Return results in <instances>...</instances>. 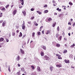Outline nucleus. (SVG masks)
Listing matches in <instances>:
<instances>
[{"label": "nucleus", "instance_id": "obj_1", "mask_svg": "<svg viewBox=\"0 0 75 75\" xmlns=\"http://www.w3.org/2000/svg\"><path fill=\"white\" fill-rule=\"evenodd\" d=\"M44 58L45 60H48L50 59V58H49V57H48L47 56V55L45 56Z\"/></svg>", "mask_w": 75, "mask_h": 75}, {"label": "nucleus", "instance_id": "obj_2", "mask_svg": "<svg viewBox=\"0 0 75 75\" xmlns=\"http://www.w3.org/2000/svg\"><path fill=\"white\" fill-rule=\"evenodd\" d=\"M20 51L21 52V54H24V51L23 50H22V49H21L20 50Z\"/></svg>", "mask_w": 75, "mask_h": 75}, {"label": "nucleus", "instance_id": "obj_3", "mask_svg": "<svg viewBox=\"0 0 75 75\" xmlns=\"http://www.w3.org/2000/svg\"><path fill=\"white\" fill-rule=\"evenodd\" d=\"M13 14L14 15H15L16 13H17V10H15L13 12Z\"/></svg>", "mask_w": 75, "mask_h": 75}, {"label": "nucleus", "instance_id": "obj_4", "mask_svg": "<svg viewBox=\"0 0 75 75\" xmlns=\"http://www.w3.org/2000/svg\"><path fill=\"white\" fill-rule=\"evenodd\" d=\"M64 62H65L67 64H69L70 63L69 60H65Z\"/></svg>", "mask_w": 75, "mask_h": 75}, {"label": "nucleus", "instance_id": "obj_5", "mask_svg": "<svg viewBox=\"0 0 75 75\" xmlns=\"http://www.w3.org/2000/svg\"><path fill=\"white\" fill-rule=\"evenodd\" d=\"M37 70L38 71L40 72V71H41V69H40V67H38L37 68Z\"/></svg>", "mask_w": 75, "mask_h": 75}, {"label": "nucleus", "instance_id": "obj_6", "mask_svg": "<svg viewBox=\"0 0 75 75\" xmlns=\"http://www.w3.org/2000/svg\"><path fill=\"white\" fill-rule=\"evenodd\" d=\"M20 59V57H19V56H18L16 59V60L17 61H19V60Z\"/></svg>", "mask_w": 75, "mask_h": 75}, {"label": "nucleus", "instance_id": "obj_7", "mask_svg": "<svg viewBox=\"0 0 75 75\" xmlns=\"http://www.w3.org/2000/svg\"><path fill=\"white\" fill-rule=\"evenodd\" d=\"M56 67H58V68H60L62 67V66L61 64H57L56 65Z\"/></svg>", "mask_w": 75, "mask_h": 75}, {"label": "nucleus", "instance_id": "obj_8", "mask_svg": "<svg viewBox=\"0 0 75 75\" xmlns=\"http://www.w3.org/2000/svg\"><path fill=\"white\" fill-rule=\"evenodd\" d=\"M54 69V67H50V69L51 70V72H52Z\"/></svg>", "mask_w": 75, "mask_h": 75}, {"label": "nucleus", "instance_id": "obj_9", "mask_svg": "<svg viewBox=\"0 0 75 75\" xmlns=\"http://www.w3.org/2000/svg\"><path fill=\"white\" fill-rule=\"evenodd\" d=\"M22 13H23V15L24 16H25V14H26V13H25V11H23Z\"/></svg>", "mask_w": 75, "mask_h": 75}, {"label": "nucleus", "instance_id": "obj_10", "mask_svg": "<svg viewBox=\"0 0 75 75\" xmlns=\"http://www.w3.org/2000/svg\"><path fill=\"white\" fill-rule=\"evenodd\" d=\"M25 25H23L22 26V28L23 30H25Z\"/></svg>", "mask_w": 75, "mask_h": 75}, {"label": "nucleus", "instance_id": "obj_11", "mask_svg": "<svg viewBox=\"0 0 75 75\" xmlns=\"http://www.w3.org/2000/svg\"><path fill=\"white\" fill-rule=\"evenodd\" d=\"M34 23L35 25L36 26H38V24L37 23L36 21H34Z\"/></svg>", "mask_w": 75, "mask_h": 75}, {"label": "nucleus", "instance_id": "obj_12", "mask_svg": "<svg viewBox=\"0 0 75 75\" xmlns=\"http://www.w3.org/2000/svg\"><path fill=\"white\" fill-rule=\"evenodd\" d=\"M4 41V38H1L0 39V41Z\"/></svg>", "mask_w": 75, "mask_h": 75}, {"label": "nucleus", "instance_id": "obj_13", "mask_svg": "<svg viewBox=\"0 0 75 75\" xmlns=\"http://www.w3.org/2000/svg\"><path fill=\"white\" fill-rule=\"evenodd\" d=\"M75 44L74 43L72 45H71V48H74V47H75Z\"/></svg>", "mask_w": 75, "mask_h": 75}, {"label": "nucleus", "instance_id": "obj_14", "mask_svg": "<svg viewBox=\"0 0 75 75\" xmlns=\"http://www.w3.org/2000/svg\"><path fill=\"white\" fill-rule=\"evenodd\" d=\"M40 54L41 56H44V52H41Z\"/></svg>", "mask_w": 75, "mask_h": 75}, {"label": "nucleus", "instance_id": "obj_15", "mask_svg": "<svg viewBox=\"0 0 75 75\" xmlns=\"http://www.w3.org/2000/svg\"><path fill=\"white\" fill-rule=\"evenodd\" d=\"M62 7H63V8H64V10H66V6H62Z\"/></svg>", "mask_w": 75, "mask_h": 75}, {"label": "nucleus", "instance_id": "obj_16", "mask_svg": "<svg viewBox=\"0 0 75 75\" xmlns=\"http://www.w3.org/2000/svg\"><path fill=\"white\" fill-rule=\"evenodd\" d=\"M43 48L45 50H46V47L45 46H43Z\"/></svg>", "mask_w": 75, "mask_h": 75}, {"label": "nucleus", "instance_id": "obj_17", "mask_svg": "<svg viewBox=\"0 0 75 75\" xmlns=\"http://www.w3.org/2000/svg\"><path fill=\"white\" fill-rule=\"evenodd\" d=\"M37 12L38 13V14H42V13L40 12L39 11H37Z\"/></svg>", "mask_w": 75, "mask_h": 75}, {"label": "nucleus", "instance_id": "obj_18", "mask_svg": "<svg viewBox=\"0 0 75 75\" xmlns=\"http://www.w3.org/2000/svg\"><path fill=\"white\" fill-rule=\"evenodd\" d=\"M6 24V22H4L2 23V25L3 26H4Z\"/></svg>", "mask_w": 75, "mask_h": 75}, {"label": "nucleus", "instance_id": "obj_19", "mask_svg": "<svg viewBox=\"0 0 75 75\" xmlns=\"http://www.w3.org/2000/svg\"><path fill=\"white\" fill-rule=\"evenodd\" d=\"M48 20L49 21H52V18H49L48 19Z\"/></svg>", "mask_w": 75, "mask_h": 75}, {"label": "nucleus", "instance_id": "obj_20", "mask_svg": "<svg viewBox=\"0 0 75 75\" xmlns=\"http://www.w3.org/2000/svg\"><path fill=\"white\" fill-rule=\"evenodd\" d=\"M56 47H60V45H59V44H57L56 45Z\"/></svg>", "mask_w": 75, "mask_h": 75}, {"label": "nucleus", "instance_id": "obj_21", "mask_svg": "<svg viewBox=\"0 0 75 75\" xmlns=\"http://www.w3.org/2000/svg\"><path fill=\"white\" fill-rule=\"evenodd\" d=\"M48 12V11L47 10H46L44 11V13H47Z\"/></svg>", "mask_w": 75, "mask_h": 75}, {"label": "nucleus", "instance_id": "obj_22", "mask_svg": "<svg viewBox=\"0 0 75 75\" xmlns=\"http://www.w3.org/2000/svg\"><path fill=\"white\" fill-rule=\"evenodd\" d=\"M61 39H62V37H61V36H60L59 39V41H61Z\"/></svg>", "mask_w": 75, "mask_h": 75}, {"label": "nucleus", "instance_id": "obj_23", "mask_svg": "<svg viewBox=\"0 0 75 75\" xmlns=\"http://www.w3.org/2000/svg\"><path fill=\"white\" fill-rule=\"evenodd\" d=\"M56 56H57L58 57H61V55L58 54H56Z\"/></svg>", "mask_w": 75, "mask_h": 75}, {"label": "nucleus", "instance_id": "obj_24", "mask_svg": "<svg viewBox=\"0 0 75 75\" xmlns=\"http://www.w3.org/2000/svg\"><path fill=\"white\" fill-rule=\"evenodd\" d=\"M20 35H19V37H22V33L21 32L20 33Z\"/></svg>", "mask_w": 75, "mask_h": 75}, {"label": "nucleus", "instance_id": "obj_25", "mask_svg": "<svg viewBox=\"0 0 75 75\" xmlns=\"http://www.w3.org/2000/svg\"><path fill=\"white\" fill-rule=\"evenodd\" d=\"M15 35V33L14 32H13L12 33V35H13V36H14Z\"/></svg>", "mask_w": 75, "mask_h": 75}, {"label": "nucleus", "instance_id": "obj_26", "mask_svg": "<svg viewBox=\"0 0 75 75\" xmlns=\"http://www.w3.org/2000/svg\"><path fill=\"white\" fill-rule=\"evenodd\" d=\"M56 24V23H55L54 24H53L52 27H54L55 26Z\"/></svg>", "mask_w": 75, "mask_h": 75}, {"label": "nucleus", "instance_id": "obj_27", "mask_svg": "<svg viewBox=\"0 0 75 75\" xmlns=\"http://www.w3.org/2000/svg\"><path fill=\"white\" fill-rule=\"evenodd\" d=\"M38 35H41V33L40 32H38Z\"/></svg>", "mask_w": 75, "mask_h": 75}, {"label": "nucleus", "instance_id": "obj_28", "mask_svg": "<svg viewBox=\"0 0 75 75\" xmlns=\"http://www.w3.org/2000/svg\"><path fill=\"white\" fill-rule=\"evenodd\" d=\"M5 8H2L1 9V10H2V11H4V10H5Z\"/></svg>", "mask_w": 75, "mask_h": 75}, {"label": "nucleus", "instance_id": "obj_29", "mask_svg": "<svg viewBox=\"0 0 75 75\" xmlns=\"http://www.w3.org/2000/svg\"><path fill=\"white\" fill-rule=\"evenodd\" d=\"M57 30L58 31H59V26H58L57 28Z\"/></svg>", "mask_w": 75, "mask_h": 75}, {"label": "nucleus", "instance_id": "obj_30", "mask_svg": "<svg viewBox=\"0 0 75 75\" xmlns=\"http://www.w3.org/2000/svg\"><path fill=\"white\" fill-rule=\"evenodd\" d=\"M73 57V55H72V54H70L69 56L70 58H72Z\"/></svg>", "mask_w": 75, "mask_h": 75}, {"label": "nucleus", "instance_id": "obj_31", "mask_svg": "<svg viewBox=\"0 0 75 75\" xmlns=\"http://www.w3.org/2000/svg\"><path fill=\"white\" fill-rule=\"evenodd\" d=\"M67 50H64L63 52V53H67Z\"/></svg>", "mask_w": 75, "mask_h": 75}, {"label": "nucleus", "instance_id": "obj_32", "mask_svg": "<svg viewBox=\"0 0 75 75\" xmlns=\"http://www.w3.org/2000/svg\"><path fill=\"white\" fill-rule=\"evenodd\" d=\"M44 7L45 8H46V7H47V5H45V6H44Z\"/></svg>", "mask_w": 75, "mask_h": 75}, {"label": "nucleus", "instance_id": "obj_33", "mask_svg": "<svg viewBox=\"0 0 75 75\" xmlns=\"http://www.w3.org/2000/svg\"><path fill=\"white\" fill-rule=\"evenodd\" d=\"M34 35H35V33L34 32L32 34V36H33V37H34Z\"/></svg>", "mask_w": 75, "mask_h": 75}, {"label": "nucleus", "instance_id": "obj_34", "mask_svg": "<svg viewBox=\"0 0 75 75\" xmlns=\"http://www.w3.org/2000/svg\"><path fill=\"white\" fill-rule=\"evenodd\" d=\"M69 4H70V5H73V4L71 2H69Z\"/></svg>", "mask_w": 75, "mask_h": 75}, {"label": "nucleus", "instance_id": "obj_35", "mask_svg": "<svg viewBox=\"0 0 75 75\" xmlns=\"http://www.w3.org/2000/svg\"><path fill=\"white\" fill-rule=\"evenodd\" d=\"M31 68H32L33 69H34V67L33 66H31Z\"/></svg>", "mask_w": 75, "mask_h": 75}, {"label": "nucleus", "instance_id": "obj_36", "mask_svg": "<svg viewBox=\"0 0 75 75\" xmlns=\"http://www.w3.org/2000/svg\"><path fill=\"white\" fill-rule=\"evenodd\" d=\"M6 42H8V41H9L8 39H6Z\"/></svg>", "mask_w": 75, "mask_h": 75}, {"label": "nucleus", "instance_id": "obj_37", "mask_svg": "<svg viewBox=\"0 0 75 75\" xmlns=\"http://www.w3.org/2000/svg\"><path fill=\"white\" fill-rule=\"evenodd\" d=\"M34 18V16H33L31 18V20H33Z\"/></svg>", "mask_w": 75, "mask_h": 75}, {"label": "nucleus", "instance_id": "obj_38", "mask_svg": "<svg viewBox=\"0 0 75 75\" xmlns=\"http://www.w3.org/2000/svg\"><path fill=\"white\" fill-rule=\"evenodd\" d=\"M9 6V5H6L5 7L6 8H7Z\"/></svg>", "mask_w": 75, "mask_h": 75}, {"label": "nucleus", "instance_id": "obj_39", "mask_svg": "<svg viewBox=\"0 0 75 75\" xmlns=\"http://www.w3.org/2000/svg\"><path fill=\"white\" fill-rule=\"evenodd\" d=\"M56 38H58V34H57L56 35Z\"/></svg>", "mask_w": 75, "mask_h": 75}, {"label": "nucleus", "instance_id": "obj_40", "mask_svg": "<svg viewBox=\"0 0 75 75\" xmlns=\"http://www.w3.org/2000/svg\"><path fill=\"white\" fill-rule=\"evenodd\" d=\"M30 10L31 11H34V9L33 8H32L30 9Z\"/></svg>", "mask_w": 75, "mask_h": 75}, {"label": "nucleus", "instance_id": "obj_41", "mask_svg": "<svg viewBox=\"0 0 75 75\" xmlns=\"http://www.w3.org/2000/svg\"><path fill=\"white\" fill-rule=\"evenodd\" d=\"M21 70L22 71V72H24V69L23 68H22L21 69Z\"/></svg>", "mask_w": 75, "mask_h": 75}, {"label": "nucleus", "instance_id": "obj_42", "mask_svg": "<svg viewBox=\"0 0 75 75\" xmlns=\"http://www.w3.org/2000/svg\"><path fill=\"white\" fill-rule=\"evenodd\" d=\"M58 59H62V57H58Z\"/></svg>", "mask_w": 75, "mask_h": 75}, {"label": "nucleus", "instance_id": "obj_43", "mask_svg": "<svg viewBox=\"0 0 75 75\" xmlns=\"http://www.w3.org/2000/svg\"><path fill=\"white\" fill-rule=\"evenodd\" d=\"M3 20L0 21V23H3Z\"/></svg>", "mask_w": 75, "mask_h": 75}, {"label": "nucleus", "instance_id": "obj_44", "mask_svg": "<svg viewBox=\"0 0 75 75\" xmlns=\"http://www.w3.org/2000/svg\"><path fill=\"white\" fill-rule=\"evenodd\" d=\"M65 47H66V48H67V47H68V46H67V45L66 44H65Z\"/></svg>", "mask_w": 75, "mask_h": 75}, {"label": "nucleus", "instance_id": "obj_45", "mask_svg": "<svg viewBox=\"0 0 75 75\" xmlns=\"http://www.w3.org/2000/svg\"><path fill=\"white\" fill-rule=\"evenodd\" d=\"M31 75H35V74H34L33 73H32L31 74Z\"/></svg>", "mask_w": 75, "mask_h": 75}, {"label": "nucleus", "instance_id": "obj_46", "mask_svg": "<svg viewBox=\"0 0 75 75\" xmlns=\"http://www.w3.org/2000/svg\"><path fill=\"white\" fill-rule=\"evenodd\" d=\"M43 28V26H42L40 27V29H41V28Z\"/></svg>", "mask_w": 75, "mask_h": 75}, {"label": "nucleus", "instance_id": "obj_47", "mask_svg": "<svg viewBox=\"0 0 75 75\" xmlns=\"http://www.w3.org/2000/svg\"><path fill=\"white\" fill-rule=\"evenodd\" d=\"M21 4H22V5H24V1L22 2Z\"/></svg>", "mask_w": 75, "mask_h": 75}, {"label": "nucleus", "instance_id": "obj_48", "mask_svg": "<svg viewBox=\"0 0 75 75\" xmlns=\"http://www.w3.org/2000/svg\"><path fill=\"white\" fill-rule=\"evenodd\" d=\"M23 8V6H19V8Z\"/></svg>", "mask_w": 75, "mask_h": 75}, {"label": "nucleus", "instance_id": "obj_49", "mask_svg": "<svg viewBox=\"0 0 75 75\" xmlns=\"http://www.w3.org/2000/svg\"><path fill=\"white\" fill-rule=\"evenodd\" d=\"M75 25V23H74L73 24V27H74Z\"/></svg>", "mask_w": 75, "mask_h": 75}, {"label": "nucleus", "instance_id": "obj_50", "mask_svg": "<svg viewBox=\"0 0 75 75\" xmlns=\"http://www.w3.org/2000/svg\"><path fill=\"white\" fill-rule=\"evenodd\" d=\"M20 1L21 2H23L24 1V0H20Z\"/></svg>", "mask_w": 75, "mask_h": 75}, {"label": "nucleus", "instance_id": "obj_51", "mask_svg": "<svg viewBox=\"0 0 75 75\" xmlns=\"http://www.w3.org/2000/svg\"><path fill=\"white\" fill-rule=\"evenodd\" d=\"M42 33L43 34H44V31L43 30L42 31Z\"/></svg>", "mask_w": 75, "mask_h": 75}, {"label": "nucleus", "instance_id": "obj_52", "mask_svg": "<svg viewBox=\"0 0 75 75\" xmlns=\"http://www.w3.org/2000/svg\"><path fill=\"white\" fill-rule=\"evenodd\" d=\"M20 66H21V65H20L19 64H18V67H20Z\"/></svg>", "mask_w": 75, "mask_h": 75}, {"label": "nucleus", "instance_id": "obj_53", "mask_svg": "<svg viewBox=\"0 0 75 75\" xmlns=\"http://www.w3.org/2000/svg\"><path fill=\"white\" fill-rule=\"evenodd\" d=\"M71 27H70L69 28L68 30H71Z\"/></svg>", "mask_w": 75, "mask_h": 75}, {"label": "nucleus", "instance_id": "obj_54", "mask_svg": "<svg viewBox=\"0 0 75 75\" xmlns=\"http://www.w3.org/2000/svg\"><path fill=\"white\" fill-rule=\"evenodd\" d=\"M52 3H56V2L55 1H54V0H53L52 1Z\"/></svg>", "mask_w": 75, "mask_h": 75}, {"label": "nucleus", "instance_id": "obj_55", "mask_svg": "<svg viewBox=\"0 0 75 75\" xmlns=\"http://www.w3.org/2000/svg\"><path fill=\"white\" fill-rule=\"evenodd\" d=\"M64 40H65V41H67V38H64Z\"/></svg>", "mask_w": 75, "mask_h": 75}, {"label": "nucleus", "instance_id": "obj_56", "mask_svg": "<svg viewBox=\"0 0 75 75\" xmlns=\"http://www.w3.org/2000/svg\"><path fill=\"white\" fill-rule=\"evenodd\" d=\"M25 36H26V35H23V38H24V37H25Z\"/></svg>", "mask_w": 75, "mask_h": 75}, {"label": "nucleus", "instance_id": "obj_57", "mask_svg": "<svg viewBox=\"0 0 75 75\" xmlns=\"http://www.w3.org/2000/svg\"><path fill=\"white\" fill-rule=\"evenodd\" d=\"M68 24L69 25H71V23H68Z\"/></svg>", "mask_w": 75, "mask_h": 75}, {"label": "nucleus", "instance_id": "obj_58", "mask_svg": "<svg viewBox=\"0 0 75 75\" xmlns=\"http://www.w3.org/2000/svg\"><path fill=\"white\" fill-rule=\"evenodd\" d=\"M47 33H50V30H47Z\"/></svg>", "mask_w": 75, "mask_h": 75}, {"label": "nucleus", "instance_id": "obj_59", "mask_svg": "<svg viewBox=\"0 0 75 75\" xmlns=\"http://www.w3.org/2000/svg\"><path fill=\"white\" fill-rule=\"evenodd\" d=\"M17 74H18V75H20V73L19 72H17Z\"/></svg>", "mask_w": 75, "mask_h": 75}, {"label": "nucleus", "instance_id": "obj_60", "mask_svg": "<svg viewBox=\"0 0 75 75\" xmlns=\"http://www.w3.org/2000/svg\"><path fill=\"white\" fill-rule=\"evenodd\" d=\"M71 68H74V67H73V66H71Z\"/></svg>", "mask_w": 75, "mask_h": 75}, {"label": "nucleus", "instance_id": "obj_61", "mask_svg": "<svg viewBox=\"0 0 75 75\" xmlns=\"http://www.w3.org/2000/svg\"><path fill=\"white\" fill-rule=\"evenodd\" d=\"M58 11H61V9H59Z\"/></svg>", "mask_w": 75, "mask_h": 75}, {"label": "nucleus", "instance_id": "obj_62", "mask_svg": "<svg viewBox=\"0 0 75 75\" xmlns=\"http://www.w3.org/2000/svg\"><path fill=\"white\" fill-rule=\"evenodd\" d=\"M8 70L9 71V72H10V71H11V70H10V69H8Z\"/></svg>", "mask_w": 75, "mask_h": 75}, {"label": "nucleus", "instance_id": "obj_63", "mask_svg": "<svg viewBox=\"0 0 75 75\" xmlns=\"http://www.w3.org/2000/svg\"><path fill=\"white\" fill-rule=\"evenodd\" d=\"M34 74H35V75H36V72H34L33 73Z\"/></svg>", "mask_w": 75, "mask_h": 75}, {"label": "nucleus", "instance_id": "obj_64", "mask_svg": "<svg viewBox=\"0 0 75 75\" xmlns=\"http://www.w3.org/2000/svg\"><path fill=\"white\" fill-rule=\"evenodd\" d=\"M59 10V8H58L57 9V10Z\"/></svg>", "mask_w": 75, "mask_h": 75}]
</instances>
